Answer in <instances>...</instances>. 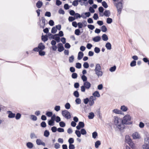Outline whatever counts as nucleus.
<instances>
[{"instance_id": "nucleus-59", "label": "nucleus", "mask_w": 149, "mask_h": 149, "mask_svg": "<svg viewBox=\"0 0 149 149\" xmlns=\"http://www.w3.org/2000/svg\"><path fill=\"white\" fill-rule=\"evenodd\" d=\"M41 126L42 127H45L46 126V124L44 121H42L40 124Z\"/></svg>"}, {"instance_id": "nucleus-5", "label": "nucleus", "mask_w": 149, "mask_h": 149, "mask_svg": "<svg viewBox=\"0 0 149 149\" xmlns=\"http://www.w3.org/2000/svg\"><path fill=\"white\" fill-rule=\"evenodd\" d=\"M125 142L127 143L129 146L133 148L134 147V144L132 141L131 139L128 136H126L125 137Z\"/></svg>"}, {"instance_id": "nucleus-54", "label": "nucleus", "mask_w": 149, "mask_h": 149, "mask_svg": "<svg viewBox=\"0 0 149 149\" xmlns=\"http://www.w3.org/2000/svg\"><path fill=\"white\" fill-rule=\"evenodd\" d=\"M77 77V74L76 73H73L72 74V77L73 79H76Z\"/></svg>"}, {"instance_id": "nucleus-49", "label": "nucleus", "mask_w": 149, "mask_h": 149, "mask_svg": "<svg viewBox=\"0 0 149 149\" xmlns=\"http://www.w3.org/2000/svg\"><path fill=\"white\" fill-rule=\"evenodd\" d=\"M112 19L110 18H108L107 19V23L110 24L112 22Z\"/></svg>"}, {"instance_id": "nucleus-52", "label": "nucleus", "mask_w": 149, "mask_h": 149, "mask_svg": "<svg viewBox=\"0 0 149 149\" xmlns=\"http://www.w3.org/2000/svg\"><path fill=\"white\" fill-rule=\"evenodd\" d=\"M59 125L61 127H63L65 126V124L63 122L61 121L59 123Z\"/></svg>"}, {"instance_id": "nucleus-42", "label": "nucleus", "mask_w": 149, "mask_h": 149, "mask_svg": "<svg viewBox=\"0 0 149 149\" xmlns=\"http://www.w3.org/2000/svg\"><path fill=\"white\" fill-rule=\"evenodd\" d=\"M94 51L95 53H98L100 51V49L99 48L95 47L94 48Z\"/></svg>"}, {"instance_id": "nucleus-61", "label": "nucleus", "mask_w": 149, "mask_h": 149, "mask_svg": "<svg viewBox=\"0 0 149 149\" xmlns=\"http://www.w3.org/2000/svg\"><path fill=\"white\" fill-rule=\"evenodd\" d=\"M89 101V99L88 98H86L84 100V102L85 104H87Z\"/></svg>"}, {"instance_id": "nucleus-16", "label": "nucleus", "mask_w": 149, "mask_h": 149, "mask_svg": "<svg viewBox=\"0 0 149 149\" xmlns=\"http://www.w3.org/2000/svg\"><path fill=\"white\" fill-rule=\"evenodd\" d=\"M43 4L42 1H38L36 3V7L38 8H41Z\"/></svg>"}, {"instance_id": "nucleus-12", "label": "nucleus", "mask_w": 149, "mask_h": 149, "mask_svg": "<svg viewBox=\"0 0 149 149\" xmlns=\"http://www.w3.org/2000/svg\"><path fill=\"white\" fill-rule=\"evenodd\" d=\"M95 74L98 77L102 76L103 75V73L101 70L95 71Z\"/></svg>"}, {"instance_id": "nucleus-37", "label": "nucleus", "mask_w": 149, "mask_h": 149, "mask_svg": "<svg viewBox=\"0 0 149 149\" xmlns=\"http://www.w3.org/2000/svg\"><path fill=\"white\" fill-rule=\"evenodd\" d=\"M81 78L84 82L87 81V78L85 75H83L81 77Z\"/></svg>"}, {"instance_id": "nucleus-33", "label": "nucleus", "mask_w": 149, "mask_h": 149, "mask_svg": "<svg viewBox=\"0 0 149 149\" xmlns=\"http://www.w3.org/2000/svg\"><path fill=\"white\" fill-rule=\"evenodd\" d=\"M80 132L81 134L83 135L86 134L87 133L86 130L84 128H82Z\"/></svg>"}, {"instance_id": "nucleus-57", "label": "nucleus", "mask_w": 149, "mask_h": 149, "mask_svg": "<svg viewBox=\"0 0 149 149\" xmlns=\"http://www.w3.org/2000/svg\"><path fill=\"white\" fill-rule=\"evenodd\" d=\"M88 28L90 29L93 30L95 28V26L89 24L88 25Z\"/></svg>"}, {"instance_id": "nucleus-50", "label": "nucleus", "mask_w": 149, "mask_h": 149, "mask_svg": "<svg viewBox=\"0 0 149 149\" xmlns=\"http://www.w3.org/2000/svg\"><path fill=\"white\" fill-rule=\"evenodd\" d=\"M136 61L135 60H133L132 61L130 64V65L131 67H134L136 65Z\"/></svg>"}, {"instance_id": "nucleus-60", "label": "nucleus", "mask_w": 149, "mask_h": 149, "mask_svg": "<svg viewBox=\"0 0 149 149\" xmlns=\"http://www.w3.org/2000/svg\"><path fill=\"white\" fill-rule=\"evenodd\" d=\"M57 130V129L56 127L55 126L51 128V130L53 132H56V131Z\"/></svg>"}, {"instance_id": "nucleus-40", "label": "nucleus", "mask_w": 149, "mask_h": 149, "mask_svg": "<svg viewBox=\"0 0 149 149\" xmlns=\"http://www.w3.org/2000/svg\"><path fill=\"white\" fill-rule=\"evenodd\" d=\"M73 94L76 97H78L79 96V93L77 91H74Z\"/></svg>"}, {"instance_id": "nucleus-47", "label": "nucleus", "mask_w": 149, "mask_h": 149, "mask_svg": "<svg viewBox=\"0 0 149 149\" xmlns=\"http://www.w3.org/2000/svg\"><path fill=\"white\" fill-rule=\"evenodd\" d=\"M83 66L85 68H88L89 67V65L88 63L85 62L83 64Z\"/></svg>"}, {"instance_id": "nucleus-48", "label": "nucleus", "mask_w": 149, "mask_h": 149, "mask_svg": "<svg viewBox=\"0 0 149 149\" xmlns=\"http://www.w3.org/2000/svg\"><path fill=\"white\" fill-rule=\"evenodd\" d=\"M38 52H39V54L40 56H43L45 54V52L42 50H40L38 51Z\"/></svg>"}, {"instance_id": "nucleus-22", "label": "nucleus", "mask_w": 149, "mask_h": 149, "mask_svg": "<svg viewBox=\"0 0 149 149\" xmlns=\"http://www.w3.org/2000/svg\"><path fill=\"white\" fill-rule=\"evenodd\" d=\"M105 47L107 49L110 50L111 49V44L109 42H108L106 44Z\"/></svg>"}, {"instance_id": "nucleus-24", "label": "nucleus", "mask_w": 149, "mask_h": 149, "mask_svg": "<svg viewBox=\"0 0 149 149\" xmlns=\"http://www.w3.org/2000/svg\"><path fill=\"white\" fill-rule=\"evenodd\" d=\"M101 70V67L99 64L97 63L96 65L95 71L97 70Z\"/></svg>"}, {"instance_id": "nucleus-8", "label": "nucleus", "mask_w": 149, "mask_h": 149, "mask_svg": "<svg viewBox=\"0 0 149 149\" xmlns=\"http://www.w3.org/2000/svg\"><path fill=\"white\" fill-rule=\"evenodd\" d=\"M53 36V37H52V38L53 39L55 40L57 42H59L60 41V38L58 36V34H56Z\"/></svg>"}, {"instance_id": "nucleus-7", "label": "nucleus", "mask_w": 149, "mask_h": 149, "mask_svg": "<svg viewBox=\"0 0 149 149\" xmlns=\"http://www.w3.org/2000/svg\"><path fill=\"white\" fill-rule=\"evenodd\" d=\"M64 50V48L62 43H59L58 44V50L61 52Z\"/></svg>"}, {"instance_id": "nucleus-20", "label": "nucleus", "mask_w": 149, "mask_h": 149, "mask_svg": "<svg viewBox=\"0 0 149 149\" xmlns=\"http://www.w3.org/2000/svg\"><path fill=\"white\" fill-rule=\"evenodd\" d=\"M41 20L42 22V23L43 24V26H42L41 25H40V27L43 29L45 27V17H42Z\"/></svg>"}, {"instance_id": "nucleus-10", "label": "nucleus", "mask_w": 149, "mask_h": 149, "mask_svg": "<svg viewBox=\"0 0 149 149\" xmlns=\"http://www.w3.org/2000/svg\"><path fill=\"white\" fill-rule=\"evenodd\" d=\"M84 86H85L86 89H89L91 86V84L90 82L87 81L84 83Z\"/></svg>"}, {"instance_id": "nucleus-58", "label": "nucleus", "mask_w": 149, "mask_h": 149, "mask_svg": "<svg viewBox=\"0 0 149 149\" xmlns=\"http://www.w3.org/2000/svg\"><path fill=\"white\" fill-rule=\"evenodd\" d=\"M65 107L67 109H69L70 108V105L69 103H66L65 105Z\"/></svg>"}, {"instance_id": "nucleus-28", "label": "nucleus", "mask_w": 149, "mask_h": 149, "mask_svg": "<svg viewBox=\"0 0 149 149\" xmlns=\"http://www.w3.org/2000/svg\"><path fill=\"white\" fill-rule=\"evenodd\" d=\"M94 113L93 112H91L89 113V115L88 116V118L89 119H92L94 117Z\"/></svg>"}, {"instance_id": "nucleus-31", "label": "nucleus", "mask_w": 149, "mask_h": 149, "mask_svg": "<svg viewBox=\"0 0 149 149\" xmlns=\"http://www.w3.org/2000/svg\"><path fill=\"white\" fill-rule=\"evenodd\" d=\"M75 34L77 36H79L81 34L80 30L79 29H76L74 31Z\"/></svg>"}, {"instance_id": "nucleus-17", "label": "nucleus", "mask_w": 149, "mask_h": 149, "mask_svg": "<svg viewBox=\"0 0 149 149\" xmlns=\"http://www.w3.org/2000/svg\"><path fill=\"white\" fill-rule=\"evenodd\" d=\"M26 146L29 148H32L33 146V145L32 143L31 142H28L26 143Z\"/></svg>"}, {"instance_id": "nucleus-34", "label": "nucleus", "mask_w": 149, "mask_h": 149, "mask_svg": "<svg viewBox=\"0 0 149 149\" xmlns=\"http://www.w3.org/2000/svg\"><path fill=\"white\" fill-rule=\"evenodd\" d=\"M57 31V29L55 26L53 27L52 29L51 33H52L54 34L56 33Z\"/></svg>"}, {"instance_id": "nucleus-46", "label": "nucleus", "mask_w": 149, "mask_h": 149, "mask_svg": "<svg viewBox=\"0 0 149 149\" xmlns=\"http://www.w3.org/2000/svg\"><path fill=\"white\" fill-rule=\"evenodd\" d=\"M116 69V67L114 65L113 67H111L109 69V70L111 72H113L115 71Z\"/></svg>"}, {"instance_id": "nucleus-63", "label": "nucleus", "mask_w": 149, "mask_h": 149, "mask_svg": "<svg viewBox=\"0 0 149 149\" xmlns=\"http://www.w3.org/2000/svg\"><path fill=\"white\" fill-rule=\"evenodd\" d=\"M68 141L69 143V144H72V143H74V140L73 139V138H71L69 139Z\"/></svg>"}, {"instance_id": "nucleus-1", "label": "nucleus", "mask_w": 149, "mask_h": 149, "mask_svg": "<svg viewBox=\"0 0 149 149\" xmlns=\"http://www.w3.org/2000/svg\"><path fill=\"white\" fill-rule=\"evenodd\" d=\"M114 124L119 129H121L122 127L121 126H123L122 123V120L119 118L115 116L114 117Z\"/></svg>"}, {"instance_id": "nucleus-29", "label": "nucleus", "mask_w": 149, "mask_h": 149, "mask_svg": "<svg viewBox=\"0 0 149 149\" xmlns=\"http://www.w3.org/2000/svg\"><path fill=\"white\" fill-rule=\"evenodd\" d=\"M30 136L31 139L37 138L36 135L33 133H31Z\"/></svg>"}, {"instance_id": "nucleus-44", "label": "nucleus", "mask_w": 149, "mask_h": 149, "mask_svg": "<svg viewBox=\"0 0 149 149\" xmlns=\"http://www.w3.org/2000/svg\"><path fill=\"white\" fill-rule=\"evenodd\" d=\"M102 5L105 8H107L108 7L107 3L105 1H103L102 2Z\"/></svg>"}, {"instance_id": "nucleus-62", "label": "nucleus", "mask_w": 149, "mask_h": 149, "mask_svg": "<svg viewBox=\"0 0 149 149\" xmlns=\"http://www.w3.org/2000/svg\"><path fill=\"white\" fill-rule=\"evenodd\" d=\"M75 102L77 104H80L81 103V100L79 98H77L75 100Z\"/></svg>"}, {"instance_id": "nucleus-19", "label": "nucleus", "mask_w": 149, "mask_h": 149, "mask_svg": "<svg viewBox=\"0 0 149 149\" xmlns=\"http://www.w3.org/2000/svg\"><path fill=\"white\" fill-rule=\"evenodd\" d=\"M110 14V12L109 10H106L104 13V15L106 17H109Z\"/></svg>"}, {"instance_id": "nucleus-27", "label": "nucleus", "mask_w": 149, "mask_h": 149, "mask_svg": "<svg viewBox=\"0 0 149 149\" xmlns=\"http://www.w3.org/2000/svg\"><path fill=\"white\" fill-rule=\"evenodd\" d=\"M93 95L95 97H99L100 96L99 92L97 91L93 93Z\"/></svg>"}, {"instance_id": "nucleus-53", "label": "nucleus", "mask_w": 149, "mask_h": 149, "mask_svg": "<svg viewBox=\"0 0 149 149\" xmlns=\"http://www.w3.org/2000/svg\"><path fill=\"white\" fill-rule=\"evenodd\" d=\"M78 125L82 128H83L85 125L84 123L82 122H79Z\"/></svg>"}, {"instance_id": "nucleus-45", "label": "nucleus", "mask_w": 149, "mask_h": 149, "mask_svg": "<svg viewBox=\"0 0 149 149\" xmlns=\"http://www.w3.org/2000/svg\"><path fill=\"white\" fill-rule=\"evenodd\" d=\"M48 124L49 125L53 126L54 125V121L50 120L48 121Z\"/></svg>"}, {"instance_id": "nucleus-4", "label": "nucleus", "mask_w": 149, "mask_h": 149, "mask_svg": "<svg viewBox=\"0 0 149 149\" xmlns=\"http://www.w3.org/2000/svg\"><path fill=\"white\" fill-rule=\"evenodd\" d=\"M45 48V46L42 43H40L37 47L34 48L33 50L35 52H38L40 50H43Z\"/></svg>"}, {"instance_id": "nucleus-25", "label": "nucleus", "mask_w": 149, "mask_h": 149, "mask_svg": "<svg viewBox=\"0 0 149 149\" xmlns=\"http://www.w3.org/2000/svg\"><path fill=\"white\" fill-rule=\"evenodd\" d=\"M41 38L42 40L44 42L47 41L48 40V37L47 35L42 36Z\"/></svg>"}, {"instance_id": "nucleus-38", "label": "nucleus", "mask_w": 149, "mask_h": 149, "mask_svg": "<svg viewBox=\"0 0 149 149\" xmlns=\"http://www.w3.org/2000/svg\"><path fill=\"white\" fill-rule=\"evenodd\" d=\"M75 133L78 137H80L81 136V132L78 130H76L75 131Z\"/></svg>"}, {"instance_id": "nucleus-30", "label": "nucleus", "mask_w": 149, "mask_h": 149, "mask_svg": "<svg viewBox=\"0 0 149 149\" xmlns=\"http://www.w3.org/2000/svg\"><path fill=\"white\" fill-rule=\"evenodd\" d=\"M100 144V141H97L95 143V147L96 148H97Z\"/></svg>"}, {"instance_id": "nucleus-15", "label": "nucleus", "mask_w": 149, "mask_h": 149, "mask_svg": "<svg viewBox=\"0 0 149 149\" xmlns=\"http://www.w3.org/2000/svg\"><path fill=\"white\" fill-rule=\"evenodd\" d=\"M84 54L81 52H79L78 53L77 59L78 60L81 59L84 56Z\"/></svg>"}, {"instance_id": "nucleus-36", "label": "nucleus", "mask_w": 149, "mask_h": 149, "mask_svg": "<svg viewBox=\"0 0 149 149\" xmlns=\"http://www.w3.org/2000/svg\"><path fill=\"white\" fill-rule=\"evenodd\" d=\"M101 29L103 32H106L107 31V28L105 25H103L102 26Z\"/></svg>"}, {"instance_id": "nucleus-2", "label": "nucleus", "mask_w": 149, "mask_h": 149, "mask_svg": "<svg viewBox=\"0 0 149 149\" xmlns=\"http://www.w3.org/2000/svg\"><path fill=\"white\" fill-rule=\"evenodd\" d=\"M131 118L129 115H126L123 118L122 120V123L123 124L130 125L132 124L130 122Z\"/></svg>"}, {"instance_id": "nucleus-14", "label": "nucleus", "mask_w": 149, "mask_h": 149, "mask_svg": "<svg viewBox=\"0 0 149 149\" xmlns=\"http://www.w3.org/2000/svg\"><path fill=\"white\" fill-rule=\"evenodd\" d=\"M7 112L8 113V117L10 118H14L15 116V114L14 113H13L11 111H8Z\"/></svg>"}, {"instance_id": "nucleus-41", "label": "nucleus", "mask_w": 149, "mask_h": 149, "mask_svg": "<svg viewBox=\"0 0 149 149\" xmlns=\"http://www.w3.org/2000/svg\"><path fill=\"white\" fill-rule=\"evenodd\" d=\"M31 118L33 121H36L37 119V117L34 115H31Z\"/></svg>"}, {"instance_id": "nucleus-32", "label": "nucleus", "mask_w": 149, "mask_h": 149, "mask_svg": "<svg viewBox=\"0 0 149 149\" xmlns=\"http://www.w3.org/2000/svg\"><path fill=\"white\" fill-rule=\"evenodd\" d=\"M123 111H126L127 110V107L124 105L121 106L120 108Z\"/></svg>"}, {"instance_id": "nucleus-6", "label": "nucleus", "mask_w": 149, "mask_h": 149, "mask_svg": "<svg viewBox=\"0 0 149 149\" xmlns=\"http://www.w3.org/2000/svg\"><path fill=\"white\" fill-rule=\"evenodd\" d=\"M116 6L118 13L120 14L123 8L122 3L121 2L118 3L116 4Z\"/></svg>"}, {"instance_id": "nucleus-35", "label": "nucleus", "mask_w": 149, "mask_h": 149, "mask_svg": "<svg viewBox=\"0 0 149 149\" xmlns=\"http://www.w3.org/2000/svg\"><path fill=\"white\" fill-rule=\"evenodd\" d=\"M44 136L46 137H48L49 135V132L47 130H45L44 132Z\"/></svg>"}, {"instance_id": "nucleus-56", "label": "nucleus", "mask_w": 149, "mask_h": 149, "mask_svg": "<svg viewBox=\"0 0 149 149\" xmlns=\"http://www.w3.org/2000/svg\"><path fill=\"white\" fill-rule=\"evenodd\" d=\"M97 136V134L96 132H93L92 134V137L94 139H95Z\"/></svg>"}, {"instance_id": "nucleus-13", "label": "nucleus", "mask_w": 149, "mask_h": 149, "mask_svg": "<svg viewBox=\"0 0 149 149\" xmlns=\"http://www.w3.org/2000/svg\"><path fill=\"white\" fill-rule=\"evenodd\" d=\"M74 16L75 19H77L78 18H80L81 17H82L84 19L86 18V17H85L84 15H81L80 14L77 13H75Z\"/></svg>"}, {"instance_id": "nucleus-3", "label": "nucleus", "mask_w": 149, "mask_h": 149, "mask_svg": "<svg viewBox=\"0 0 149 149\" xmlns=\"http://www.w3.org/2000/svg\"><path fill=\"white\" fill-rule=\"evenodd\" d=\"M61 113L62 116L67 119H70L71 117L70 112L68 110L62 111Z\"/></svg>"}, {"instance_id": "nucleus-55", "label": "nucleus", "mask_w": 149, "mask_h": 149, "mask_svg": "<svg viewBox=\"0 0 149 149\" xmlns=\"http://www.w3.org/2000/svg\"><path fill=\"white\" fill-rule=\"evenodd\" d=\"M81 63H76V67L78 69H80L81 68Z\"/></svg>"}, {"instance_id": "nucleus-21", "label": "nucleus", "mask_w": 149, "mask_h": 149, "mask_svg": "<svg viewBox=\"0 0 149 149\" xmlns=\"http://www.w3.org/2000/svg\"><path fill=\"white\" fill-rule=\"evenodd\" d=\"M112 111L117 114H121L122 113V111L118 109H115L113 110Z\"/></svg>"}, {"instance_id": "nucleus-9", "label": "nucleus", "mask_w": 149, "mask_h": 149, "mask_svg": "<svg viewBox=\"0 0 149 149\" xmlns=\"http://www.w3.org/2000/svg\"><path fill=\"white\" fill-rule=\"evenodd\" d=\"M36 142L37 144L38 145H42L44 146H45V143L42 142V140L40 139H37Z\"/></svg>"}, {"instance_id": "nucleus-26", "label": "nucleus", "mask_w": 149, "mask_h": 149, "mask_svg": "<svg viewBox=\"0 0 149 149\" xmlns=\"http://www.w3.org/2000/svg\"><path fill=\"white\" fill-rule=\"evenodd\" d=\"M143 149H149V143H144L143 146Z\"/></svg>"}, {"instance_id": "nucleus-64", "label": "nucleus", "mask_w": 149, "mask_h": 149, "mask_svg": "<svg viewBox=\"0 0 149 149\" xmlns=\"http://www.w3.org/2000/svg\"><path fill=\"white\" fill-rule=\"evenodd\" d=\"M144 143H149V137H146L144 138Z\"/></svg>"}, {"instance_id": "nucleus-23", "label": "nucleus", "mask_w": 149, "mask_h": 149, "mask_svg": "<svg viewBox=\"0 0 149 149\" xmlns=\"http://www.w3.org/2000/svg\"><path fill=\"white\" fill-rule=\"evenodd\" d=\"M102 37V40L104 41H106L108 39V37L107 35L105 34H103Z\"/></svg>"}, {"instance_id": "nucleus-39", "label": "nucleus", "mask_w": 149, "mask_h": 149, "mask_svg": "<svg viewBox=\"0 0 149 149\" xmlns=\"http://www.w3.org/2000/svg\"><path fill=\"white\" fill-rule=\"evenodd\" d=\"M74 59V56L72 55L69 58V61L70 63H72Z\"/></svg>"}, {"instance_id": "nucleus-51", "label": "nucleus", "mask_w": 149, "mask_h": 149, "mask_svg": "<svg viewBox=\"0 0 149 149\" xmlns=\"http://www.w3.org/2000/svg\"><path fill=\"white\" fill-rule=\"evenodd\" d=\"M46 115L47 116L50 117L52 115V113L51 111H47L46 112Z\"/></svg>"}, {"instance_id": "nucleus-43", "label": "nucleus", "mask_w": 149, "mask_h": 149, "mask_svg": "<svg viewBox=\"0 0 149 149\" xmlns=\"http://www.w3.org/2000/svg\"><path fill=\"white\" fill-rule=\"evenodd\" d=\"M21 116V114L20 113H17L15 117L16 119L18 120L20 118Z\"/></svg>"}, {"instance_id": "nucleus-18", "label": "nucleus", "mask_w": 149, "mask_h": 149, "mask_svg": "<svg viewBox=\"0 0 149 149\" xmlns=\"http://www.w3.org/2000/svg\"><path fill=\"white\" fill-rule=\"evenodd\" d=\"M101 39V37L99 36H96L94 37L93 39V40L95 42H97L99 41Z\"/></svg>"}, {"instance_id": "nucleus-11", "label": "nucleus", "mask_w": 149, "mask_h": 149, "mask_svg": "<svg viewBox=\"0 0 149 149\" xmlns=\"http://www.w3.org/2000/svg\"><path fill=\"white\" fill-rule=\"evenodd\" d=\"M132 136L134 139H139L140 138V136L138 132H136L133 133L132 135Z\"/></svg>"}]
</instances>
